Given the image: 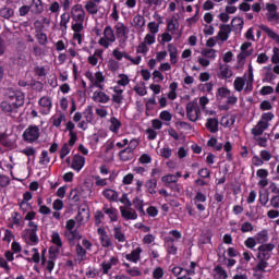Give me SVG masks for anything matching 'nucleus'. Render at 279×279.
<instances>
[{"instance_id":"1","label":"nucleus","mask_w":279,"mask_h":279,"mask_svg":"<svg viewBox=\"0 0 279 279\" xmlns=\"http://www.w3.org/2000/svg\"><path fill=\"white\" fill-rule=\"evenodd\" d=\"M7 99L2 101L0 108L3 112H16L19 108L25 106V93L16 88L7 89Z\"/></svg>"},{"instance_id":"2","label":"nucleus","mask_w":279,"mask_h":279,"mask_svg":"<svg viewBox=\"0 0 279 279\" xmlns=\"http://www.w3.org/2000/svg\"><path fill=\"white\" fill-rule=\"evenodd\" d=\"M25 221H29L27 223L28 228L23 231V239H28L31 241L32 245H38L39 239H38V225L34 222V219H36V211H28L25 216Z\"/></svg>"},{"instance_id":"3","label":"nucleus","mask_w":279,"mask_h":279,"mask_svg":"<svg viewBox=\"0 0 279 279\" xmlns=\"http://www.w3.org/2000/svg\"><path fill=\"white\" fill-rule=\"evenodd\" d=\"M169 234L171 236L163 238V247L168 255L177 256L178 246H175V241H180V239H182V232H180L179 230H170Z\"/></svg>"},{"instance_id":"4","label":"nucleus","mask_w":279,"mask_h":279,"mask_svg":"<svg viewBox=\"0 0 279 279\" xmlns=\"http://www.w3.org/2000/svg\"><path fill=\"white\" fill-rule=\"evenodd\" d=\"M116 41L117 36L114 35V29H112V26L110 25L106 26L104 29V36L99 38L98 45L105 49H109L110 45Z\"/></svg>"},{"instance_id":"5","label":"nucleus","mask_w":279,"mask_h":279,"mask_svg":"<svg viewBox=\"0 0 279 279\" xmlns=\"http://www.w3.org/2000/svg\"><path fill=\"white\" fill-rule=\"evenodd\" d=\"M23 138L25 143H36V140L40 138V129L36 125L28 126L23 133Z\"/></svg>"},{"instance_id":"6","label":"nucleus","mask_w":279,"mask_h":279,"mask_svg":"<svg viewBox=\"0 0 279 279\" xmlns=\"http://www.w3.org/2000/svg\"><path fill=\"white\" fill-rule=\"evenodd\" d=\"M266 19L269 23H275V25H279V14H278V5L276 3H266Z\"/></svg>"},{"instance_id":"7","label":"nucleus","mask_w":279,"mask_h":279,"mask_svg":"<svg viewBox=\"0 0 279 279\" xmlns=\"http://www.w3.org/2000/svg\"><path fill=\"white\" fill-rule=\"evenodd\" d=\"M71 17L75 22L84 23L86 19V12L84 11V8L82 4H74L71 10Z\"/></svg>"},{"instance_id":"8","label":"nucleus","mask_w":279,"mask_h":279,"mask_svg":"<svg viewBox=\"0 0 279 279\" xmlns=\"http://www.w3.org/2000/svg\"><path fill=\"white\" fill-rule=\"evenodd\" d=\"M119 210L122 219L125 221H136V219H138V214L131 207L120 206Z\"/></svg>"},{"instance_id":"9","label":"nucleus","mask_w":279,"mask_h":279,"mask_svg":"<svg viewBox=\"0 0 279 279\" xmlns=\"http://www.w3.org/2000/svg\"><path fill=\"white\" fill-rule=\"evenodd\" d=\"M199 110H197V102H187L186 105V117L189 119V121H192L193 123H195V121H197V119L199 118L198 114Z\"/></svg>"},{"instance_id":"10","label":"nucleus","mask_w":279,"mask_h":279,"mask_svg":"<svg viewBox=\"0 0 279 279\" xmlns=\"http://www.w3.org/2000/svg\"><path fill=\"white\" fill-rule=\"evenodd\" d=\"M102 213L109 217L111 223L119 221V209L114 208L112 205L105 204Z\"/></svg>"},{"instance_id":"11","label":"nucleus","mask_w":279,"mask_h":279,"mask_svg":"<svg viewBox=\"0 0 279 279\" xmlns=\"http://www.w3.org/2000/svg\"><path fill=\"white\" fill-rule=\"evenodd\" d=\"M97 233L99 234V241L102 247H112V240L110 239V235H108L106 229L98 228Z\"/></svg>"},{"instance_id":"12","label":"nucleus","mask_w":279,"mask_h":279,"mask_svg":"<svg viewBox=\"0 0 279 279\" xmlns=\"http://www.w3.org/2000/svg\"><path fill=\"white\" fill-rule=\"evenodd\" d=\"M84 165H86V158H84V156H82V155H74V157L72 159L71 169H73L74 171H77V173H80V171H82V169H84Z\"/></svg>"},{"instance_id":"13","label":"nucleus","mask_w":279,"mask_h":279,"mask_svg":"<svg viewBox=\"0 0 279 279\" xmlns=\"http://www.w3.org/2000/svg\"><path fill=\"white\" fill-rule=\"evenodd\" d=\"M119 265V257L112 256L110 257L109 262H102L101 263V269H102V274L105 276H108L110 274V269H112V267Z\"/></svg>"},{"instance_id":"14","label":"nucleus","mask_w":279,"mask_h":279,"mask_svg":"<svg viewBox=\"0 0 279 279\" xmlns=\"http://www.w3.org/2000/svg\"><path fill=\"white\" fill-rule=\"evenodd\" d=\"M267 128H269V123L259 120L256 126L251 130V134H253V136H263V133Z\"/></svg>"},{"instance_id":"15","label":"nucleus","mask_w":279,"mask_h":279,"mask_svg":"<svg viewBox=\"0 0 279 279\" xmlns=\"http://www.w3.org/2000/svg\"><path fill=\"white\" fill-rule=\"evenodd\" d=\"M205 128L210 134H217L219 132V120L217 118H208Z\"/></svg>"},{"instance_id":"16","label":"nucleus","mask_w":279,"mask_h":279,"mask_svg":"<svg viewBox=\"0 0 279 279\" xmlns=\"http://www.w3.org/2000/svg\"><path fill=\"white\" fill-rule=\"evenodd\" d=\"M161 182L165 184L167 189H175L178 190V179L173 174H166L161 178ZM172 184H175L174 187Z\"/></svg>"},{"instance_id":"17","label":"nucleus","mask_w":279,"mask_h":279,"mask_svg":"<svg viewBox=\"0 0 279 279\" xmlns=\"http://www.w3.org/2000/svg\"><path fill=\"white\" fill-rule=\"evenodd\" d=\"M93 101H96V104H108L110 96L106 92L96 90L93 95Z\"/></svg>"},{"instance_id":"18","label":"nucleus","mask_w":279,"mask_h":279,"mask_svg":"<svg viewBox=\"0 0 279 279\" xmlns=\"http://www.w3.org/2000/svg\"><path fill=\"white\" fill-rule=\"evenodd\" d=\"M116 36L121 40H128V26L123 23H118L116 25Z\"/></svg>"},{"instance_id":"19","label":"nucleus","mask_w":279,"mask_h":279,"mask_svg":"<svg viewBox=\"0 0 279 279\" xmlns=\"http://www.w3.org/2000/svg\"><path fill=\"white\" fill-rule=\"evenodd\" d=\"M29 8H31L32 14H43L45 12L43 0H32Z\"/></svg>"},{"instance_id":"20","label":"nucleus","mask_w":279,"mask_h":279,"mask_svg":"<svg viewBox=\"0 0 279 279\" xmlns=\"http://www.w3.org/2000/svg\"><path fill=\"white\" fill-rule=\"evenodd\" d=\"M141 254H143V248L141 246H137L135 250L131 252V254H126L125 258L126 260H130V263H138L141 260Z\"/></svg>"},{"instance_id":"21","label":"nucleus","mask_w":279,"mask_h":279,"mask_svg":"<svg viewBox=\"0 0 279 279\" xmlns=\"http://www.w3.org/2000/svg\"><path fill=\"white\" fill-rule=\"evenodd\" d=\"M35 38H36L38 45H40L41 47L47 46V44L49 43V38L47 37V35L45 33H43V31L40 28H38V26H36Z\"/></svg>"},{"instance_id":"22","label":"nucleus","mask_w":279,"mask_h":279,"mask_svg":"<svg viewBox=\"0 0 279 279\" xmlns=\"http://www.w3.org/2000/svg\"><path fill=\"white\" fill-rule=\"evenodd\" d=\"M118 156L122 162H130V160H134V151L129 148L120 150Z\"/></svg>"},{"instance_id":"23","label":"nucleus","mask_w":279,"mask_h":279,"mask_svg":"<svg viewBox=\"0 0 279 279\" xmlns=\"http://www.w3.org/2000/svg\"><path fill=\"white\" fill-rule=\"evenodd\" d=\"M39 106L41 108H45L46 112L45 114H49L51 112V108H53V105L51 102V98L49 96H44L38 100Z\"/></svg>"},{"instance_id":"24","label":"nucleus","mask_w":279,"mask_h":279,"mask_svg":"<svg viewBox=\"0 0 279 279\" xmlns=\"http://www.w3.org/2000/svg\"><path fill=\"white\" fill-rule=\"evenodd\" d=\"M71 21V14L69 12H64L61 14V21H60V31L62 34H66V29H69V23Z\"/></svg>"},{"instance_id":"25","label":"nucleus","mask_w":279,"mask_h":279,"mask_svg":"<svg viewBox=\"0 0 279 279\" xmlns=\"http://www.w3.org/2000/svg\"><path fill=\"white\" fill-rule=\"evenodd\" d=\"M219 71H220V74H219L220 80H230V77H232V70H230V65L220 64Z\"/></svg>"},{"instance_id":"26","label":"nucleus","mask_w":279,"mask_h":279,"mask_svg":"<svg viewBox=\"0 0 279 279\" xmlns=\"http://www.w3.org/2000/svg\"><path fill=\"white\" fill-rule=\"evenodd\" d=\"M230 32H232V27H230V25H221L218 33V38H220L222 43H226V40L230 38Z\"/></svg>"},{"instance_id":"27","label":"nucleus","mask_w":279,"mask_h":279,"mask_svg":"<svg viewBox=\"0 0 279 279\" xmlns=\"http://www.w3.org/2000/svg\"><path fill=\"white\" fill-rule=\"evenodd\" d=\"M157 186H158V180L156 178H151L147 180L145 183V187L147 189V193H149V195H156Z\"/></svg>"},{"instance_id":"28","label":"nucleus","mask_w":279,"mask_h":279,"mask_svg":"<svg viewBox=\"0 0 279 279\" xmlns=\"http://www.w3.org/2000/svg\"><path fill=\"white\" fill-rule=\"evenodd\" d=\"M102 196L109 202H118L119 193L112 189H106L102 191Z\"/></svg>"},{"instance_id":"29","label":"nucleus","mask_w":279,"mask_h":279,"mask_svg":"<svg viewBox=\"0 0 279 279\" xmlns=\"http://www.w3.org/2000/svg\"><path fill=\"white\" fill-rule=\"evenodd\" d=\"M167 23V32H171V34H175V31L180 28V24L178 23V19L171 17L166 20Z\"/></svg>"},{"instance_id":"30","label":"nucleus","mask_w":279,"mask_h":279,"mask_svg":"<svg viewBox=\"0 0 279 279\" xmlns=\"http://www.w3.org/2000/svg\"><path fill=\"white\" fill-rule=\"evenodd\" d=\"M168 52L171 64H178V47L173 44H168Z\"/></svg>"},{"instance_id":"31","label":"nucleus","mask_w":279,"mask_h":279,"mask_svg":"<svg viewBox=\"0 0 279 279\" xmlns=\"http://www.w3.org/2000/svg\"><path fill=\"white\" fill-rule=\"evenodd\" d=\"M110 126L109 130L110 132H113V134H119V130H121V122L117 119V117H112L110 119Z\"/></svg>"},{"instance_id":"32","label":"nucleus","mask_w":279,"mask_h":279,"mask_svg":"<svg viewBox=\"0 0 279 279\" xmlns=\"http://www.w3.org/2000/svg\"><path fill=\"white\" fill-rule=\"evenodd\" d=\"M113 236L116 241H119V243H125V233L123 232L121 227L113 228Z\"/></svg>"},{"instance_id":"33","label":"nucleus","mask_w":279,"mask_h":279,"mask_svg":"<svg viewBox=\"0 0 279 279\" xmlns=\"http://www.w3.org/2000/svg\"><path fill=\"white\" fill-rule=\"evenodd\" d=\"M65 118L66 116H64V113H60L59 116L54 114L51 117L50 121L54 128H60V125H62V121H64Z\"/></svg>"},{"instance_id":"34","label":"nucleus","mask_w":279,"mask_h":279,"mask_svg":"<svg viewBox=\"0 0 279 279\" xmlns=\"http://www.w3.org/2000/svg\"><path fill=\"white\" fill-rule=\"evenodd\" d=\"M51 243L57 247H62V245H64V243L62 242V238L60 236V233L58 231L52 232Z\"/></svg>"},{"instance_id":"35","label":"nucleus","mask_w":279,"mask_h":279,"mask_svg":"<svg viewBox=\"0 0 279 279\" xmlns=\"http://www.w3.org/2000/svg\"><path fill=\"white\" fill-rule=\"evenodd\" d=\"M255 240L257 241V243H267V241H269V233H267V230L259 231L255 235Z\"/></svg>"},{"instance_id":"36","label":"nucleus","mask_w":279,"mask_h":279,"mask_svg":"<svg viewBox=\"0 0 279 279\" xmlns=\"http://www.w3.org/2000/svg\"><path fill=\"white\" fill-rule=\"evenodd\" d=\"M233 86H234V90H236L238 93H241L243 90V88H245L244 78L241 76L235 77V80L233 82Z\"/></svg>"},{"instance_id":"37","label":"nucleus","mask_w":279,"mask_h":279,"mask_svg":"<svg viewBox=\"0 0 279 279\" xmlns=\"http://www.w3.org/2000/svg\"><path fill=\"white\" fill-rule=\"evenodd\" d=\"M0 16L2 19L10 20L12 19V16H14V10L9 7H3L2 9H0Z\"/></svg>"},{"instance_id":"38","label":"nucleus","mask_w":279,"mask_h":279,"mask_svg":"<svg viewBox=\"0 0 279 279\" xmlns=\"http://www.w3.org/2000/svg\"><path fill=\"white\" fill-rule=\"evenodd\" d=\"M85 10L86 12H88V14H93V15L99 12V9H97V2H94V1H88L85 4Z\"/></svg>"},{"instance_id":"39","label":"nucleus","mask_w":279,"mask_h":279,"mask_svg":"<svg viewBox=\"0 0 279 279\" xmlns=\"http://www.w3.org/2000/svg\"><path fill=\"white\" fill-rule=\"evenodd\" d=\"M259 28L262 29V32H265V34H267L268 38L276 40L278 34L274 32L271 28H269V26L262 24Z\"/></svg>"},{"instance_id":"40","label":"nucleus","mask_w":279,"mask_h":279,"mask_svg":"<svg viewBox=\"0 0 279 279\" xmlns=\"http://www.w3.org/2000/svg\"><path fill=\"white\" fill-rule=\"evenodd\" d=\"M133 23L135 27H138L142 29V27H145V16L137 14L133 17Z\"/></svg>"},{"instance_id":"41","label":"nucleus","mask_w":279,"mask_h":279,"mask_svg":"<svg viewBox=\"0 0 279 279\" xmlns=\"http://www.w3.org/2000/svg\"><path fill=\"white\" fill-rule=\"evenodd\" d=\"M51 162V157H49V151L48 150H43L41 155L39 157V165H49Z\"/></svg>"},{"instance_id":"42","label":"nucleus","mask_w":279,"mask_h":279,"mask_svg":"<svg viewBox=\"0 0 279 279\" xmlns=\"http://www.w3.org/2000/svg\"><path fill=\"white\" fill-rule=\"evenodd\" d=\"M69 154H71V147L69 144L64 143L59 150L60 159L64 160L65 156H69Z\"/></svg>"},{"instance_id":"43","label":"nucleus","mask_w":279,"mask_h":279,"mask_svg":"<svg viewBox=\"0 0 279 279\" xmlns=\"http://www.w3.org/2000/svg\"><path fill=\"white\" fill-rule=\"evenodd\" d=\"M231 92L228 87H219L216 94V97H220V99H226V97H230Z\"/></svg>"},{"instance_id":"44","label":"nucleus","mask_w":279,"mask_h":279,"mask_svg":"<svg viewBox=\"0 0 279 279\" xmlns=\"http://www.w3.org/2000/svg\"><path fill=\"white\" fill-rule=\"evenodd\" d=\"M159 156H161V158L169 159V158H171V156H173V149H171L168 146L160 148Z\"/></svg>"},{"instance_id":"45","label":"nucleus","mask_w":279,"mask_h":279,"mask_svg":"<svg viewBox=\"0 0 279 279\" xmlns=\"http://www.w3.org/2000/svg\"><path fill=\"white\" fill-rule=\"evenodd\" d=\"M201 53L204 58H209L210 60H215L217 58V51L215 49H203Z\"/></svg>"},{"instance_id":"46","label":"nucleus","mask_w":279,"mask_h":279,"mask_svg":"<svg viewBox=\"0 0 279 279\" xmlns=\"http://www.w3.org/2000/svg\"><path fill=\"white\" fill-rule=\"evenodd\" d=\"M162 1L165 0H143V3L147 5V8H154V10H156V8L162 5Z\"/></svg>"},{"instance_id":"47","label":"nucleus","mask_w":279,"mask_h":279,"mask_svg":"<svg viewBox=\"0 0 279 279\" xmlns=\"http://www.w3.org/2000/svg\"><path fill=\"white\" fill-rule=\"evenodd\" d=\"M76 255L81 260H86V251L82 244H76Z\"/></svg>"},{"instance_id":"48","label":"nucleus","mask_w":279,"mask_h":279,"mask_svg":"<svg viewBox=\"0 0 279 279\" xmlns=\"http://www.w3.org/2000/svg\"><path fill=\"white\" fill-rule=\"evenodd\" d=\"M107 66L111 73H117V71H119V61L110 59L107 63Z\"/></svg>"},{"instance_id":"49","label":"nucleus","mask_w":279,"mask_h":279,"mask_svg":"<svg viewBox=\"0 0 279 279\" xmlns=\"http://www.w3.org/2000/svg\"><path fill=\"white\" fill-rule=\"evenodd\" d=\"M147 27H148L149 33L153 35H156V34H158V32H160V24H158L156 22H149Z\"/></svg>"},{"instance_id":"50","label":"nucleus","mask_w":279,"mask_h":279,"mask_svg":"<svg viewBox=\"0 0 279 279\" xmlns=\"http://www.w3.org/2000/svg\"><path fill=\"white\" fill-rule=\"evenodd\" d=\"M256 238L250 236L244 241V245L247 250H254L256 247Z\"/></svg>"},{"instance_id":"51","label":"nucleus","mask_w":279,"mask_h":279,"mask_svg":"<svg viewBox=\"0 0 279 279\" xmlns=\"http://www.w3.org/2000/svg\"><path fill=\"white\" fill-rule=\"evenodd\" d=\"M214 271H215L220 278H223V279H227V278H228V271H226V269H223V267H221V266H219V265L215 266Z\"/></svg>"},{"instance_id":"52","label":"nucleus","mask_w":279,"mask_h":279,"mask_svg":"<svg viewBox=\"0 0 279 279\" xmlns=\"http://www.w3.org/2000/svg\"><path fill=\"white\" fill-rule=\"evenodd\" d=\"M276 245L275 244H271V243H268V244H262L258 246V252H274Z\"/></svg>"},{"instance_id":"53","label":"nucleus","mask_w":279,"mask_h":279,"mask_svg":"<svg viewBox=\"0 0 279 279\" xmlns=\"http://www.w3.org/2000/svg\"><path fill=\"white\" fill-rule=\"evenodd\" d=\"M49 12H51V14H56L58 16V14H60V3L58 1H53L49 5Z\"/></svg>"},{"instance_id":"54","label":"nucleus","mask_w":279,"mask_h":279,"mask_svg":"<svg viewBox=\"0 0 279 279\" xmlns=\"http://www.w3.org/2000/svg\"><path fill=\"white\" fill-rule=\"evenodd\" d=\"M207 197L204 193L197 192L194 196V204H204L206 202Z\"/></svg>"},{"instance_id":"55","label":"nucleus","mask_w":279,"mask_h":279,"mask_svg":"<svg viewBox=\"0 0 279 279\" xmlns=\"http://www.w3.org/2000/svg\"><path fill=\"white\" fill-rule=\"evenodd\" d=\"M11 217L14 226H21V223H23V218H21V214H19V211H13Z\"/></svg>"},{"instance_id":"56","label":"nucleus","mask_w":279,"mask_h":279,"mask_svg":"<svg viewBox=\"0 0 279 279\" xmlns=\"http://www.w3.org/2000/svg\"><path fill=\"white\" fill-rule=\"evenodd\" d=\"M32 197H34V196L32 195V192H25V193L23 194V201H21V202L19 203L20 208H23V206H24L25 204H27V202H31Z\"/></svg>"},{"instance_id":"57","label":"nucleus","mask_w":279,"mask_h":279,"mask_svg":"<svg viewBox=\"0 0 279 279\" xmlns=\"http://www.w3.org/2000/svg\"><path fill=\"white\" fill-rule=\"evenodd\" d=\"M104 217H106V213H104L102 210H97L95 213V223L96 226H99V223H101V221H104Z\"/></svg>"},{"instance_id":"58","label":"nucleus","mask_w":279,"mask_h":279,"mask_svg":"<svg viewBox=\"0 0 279 279\" xmlns=\"http://www.w3.org/2000/svg\"><path fill=\"white\" fill-rule=\"evenodd\" d=\"M120 80L118 81L119 86H128L130 84V77L128 74H119Z\"/></svg>"},{"instance_id":"59","label":"nucleus","mask_w":279,"mask_h":279,"mask_svg":"<svg viewBox=\"0 0 279 279\" xmlns=\"http://www.w3.org/2000/svg\"><path fill=\"white\" fill-rule=\"evenodd\" d=\"M69 141H68V145L70 147H74L75 146V143H77V132H71L69 133Z\"/></svg>"},{"instance_id":"60","label":"nucleus","mask_w":279,"mask_h":279,"mask_svg":"<svg viewBox=\"0 0 279 279\" xmlns=\"http://www.w3.org/2000/svg\"><path fill=\"white\" fill-rule=\"evenodd\" d=\"M241 232H253L254 231V226L252 225V222L246 221L244 223H242L241 226Z\"/></svg>"},{"instance_id":"61","label":"nucleus","mask_w":279,"mask_h":279,"mask_svg":"<svg viewBox=\"0 0 279 279\" xmlns=\"http://www.w3.org/2000/svg\"><path fill=\"white\" fill-rule=\"evenodd\" d=\"M144 43L146 45H154L156 43V35L148 33L144 37Z\"/></svg>"},{"instance_id":"62","label":"nucleus","mask_w":279,"mask_h":279,"mask_svg":"<svg viewBox=\"0 0 279 279\" xmlns=\"http://www.w3.org/2000/svg\"><path fill=\"white\" fill-rule=\"evenodd\" d=\"M159 119H161V121H171V119H173V114L167 110H163L160 112Z\"/></svg>"},{"instance_id":"63","label":"nucleus","mask_w":279,"mask_h":279,"mask_svg":"<svg viewBox=\"0 0 279 279\" xmlns=\"http://www.w3.org/2000/svg\"><path fill=\"white\" fill-rule=\"evenodd\" d=\"M199 178H203V180H207L210 178V170L208 168H202L198 170Z\"/></svg>"},{"instance_id":"64","label":"nucleus","mask_w":279,"mask_h":279,"mask_svg":"<svg viewBox=\"0 0 279 279\" xmlns=\"http://www.w3.org/2000/svg\"><path fill=\"white\" fill-rule=\"evenodd\" d=\"M165 276V270L162 269V267H157L154 269L153 271V278L155 279H160Z\"/></svg>"}]
</instances>
